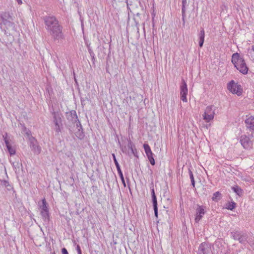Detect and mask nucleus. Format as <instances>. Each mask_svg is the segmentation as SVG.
<instances>
[{
	"mask_svg": "<svg viewBox=\"0 0 254 254\" xmlns=\"http://www.w3.org/2000/svg\"><path fill=\"white\" fill-rule=\"evenodd\" d=\"M46 29L50 33L54 41L64 39L63 27L54 16H45L43 18Z\"/></svg>",
	"mask_w": 254,
	"mask_h": 254,
	"instance_id": "1",
	"label": "nucleus"
},
{
	"mask_svg": "<svg viewBox=\"0 0 254 254\" xmlns=\"http://www.w3.org/2000/svg\"><path fill=\"white\" fill-rule=\"evenodd\" d=\"M232 63L234 64L235 67L243 74L248 73L249 67L247 65L245 61L240 54L236 53L232 56Z\"/></svg>",
	"mask_w": 254,
	"mask_h": 254,
	"instance_id": "2",
	"label": "nucleus"
},
{
	"mask_svg": "<svg viewBox=\"0 0 254 254\" xmlns=\"http://www.w3.org/2000/svg\"><path fill=\"white\" fill-rule=\"evenodd\" d=\"M2 23L6 26L7 29L11 28L13 30H16L15 24L13 22L14 19L12 14L9 12H2L0 15Z\"/></svg>",
	"mask_w": 254,
	"mask_h": 254,
	"instance_id": "3",
	"label": "nucleus"
},
{
	"mask_svg": "<svg viewBox=\"0 0 254 254\" xmlns=\"http://www.w3.org/2000/svg\"><path fill=\"white\" fill-rule=\"evenodd\" d=\"M52 114L53 117V123L55 126V130L56 132L59 133L63 128L62 117V114L59 112L53 111Z\"/></svg>",
	"mask_w": 254,
	"mask_h": 254,
	"instance_id": "4",
	"label": "nucleus"
},
{
	"mask_svg": "<svg viewBox=\"0 0 254 254\" xmlns=\"http://www.w3.org/2000/svg\"><path fill=\"white\" fill-rule=\"evenodd\" d=\"M231 237L235 240H237L242 244H246L247 243L248 238V235L242 232L237 230H234L230 233Z\"/></svg>",
	"mask_w": 254,
	"mask_h": 254,
	"instance_id": "5",
	"label": "nucleus"
},
{
	"mask_svg": "<svg viewBox=\"0 0 254 254\" xmlns=\"http://www.w3.org/2000/svg\"><path fill=\"white\" fill-rule=\"evenodd\" d=\"M227 89L233 94H236L238 96L242 95L243 88L242 86L235 83L234 80H231L227 84Z\"/></svg>",
	"mask_w": 254,
	"mask_h": 254,
	"instance_id": "6",
	"label": "nucleus"
},
{
	"mask_svg": "<svg viewBox=\"0 0 254 254\" xmlns=\"http://www.w3.org/2000/svg\"><path fill=\"white\" fill-rule=\"evenodd\" d=\"M41 215L43 220L49 222L50 220V213L48 209V204L45 198L42 199V204L40 206Z\"/></svg>",
	"mask_w": 254,
	"mask_h": 254,
	"instance_id": "7",
	"label": "nucleus"
},
{
	"mask_svg": "<svg viewBox=\"0 0 254 254\" xmlns=\"http://www.w3.org/2000/svg\"><path fill=\"white\" fill-rule=\"evenodd\" d=\"M29 138V146L34 153L39 154L41 153V147L38 145L37 140L35 137L31 136Z\"/></svg>",
	"mask_w": 254,
	"mask_h": 254,
	"instance_id": "8",
	"label": "nucleus"
},
{
	"mask_svg": "<svg viewBox=\"0 0 254 254\" xmlns=\"http://www.w3.org/2000/svg\"><path fill=\"white\" fill-rule=\"evenodd\" d=\"M181 99L184 102H187V95L188 92L187 85L184 79L182 80V84L180 87Z\"/></svg>",
	"mask_w": 254,
	"mask_h": 254,
	"instance_id": "9",
	"label": "nucleus"
},
{
	"mask_svg": "<svg viewBox=\"0 0 254 254\" xmlns=\"http://www.w3.org/2000/svg\"><path fill=\"white\" fill-rule=\"evenodd\" d=\"M211 252V245L206 242L202 243L199 246L197 254H209Z\"/></svg>",
	"mask_w": 254,
	"mask_h": 254,
	"instance_id": "10",
	"label": "nucleus"
},
{
	"mask_svg": "<svg viewBox=\"0 0 254 254\" xmlns=\"http://www.w3.org/2000/svg\"><path fill=\"white\" fill-rule=\"evenodd\" d=\"M240 142L245 149H250L253 145V141L246 135H243L241 136Z\"/></svg>",
	"mask_w": 254,
	"mask_h": 254,
	"instance_id": "11",
	"label": "nucleus"
},
{
	"mask_svg": "<svg viewBox=\"0 0 254 254\" xmlns=\"http://www.w3.org/2000/svg\"><path fill=\"white\" fill-rule=\"evenodd\" d=\"M143 147L144 149V151L145 153L148 157V159L150 163V164L152 165L155 164V160L153 157V153L151 151V148L149 145L148 144L144 143L143 144Z\"/></svg>",
	"mask_w": 254,
	"mask_h": 254,
	"instance_id": "12",
	"label": "nucleus"
},
{
	"mask_svg": "<svg viewBox=\"0 0 254 254\" xmlns=\"http://www.w3.org/2000/svg\"><path fill=\"white\" fill-rule=\"evenodd\" d=\"M66 118L72 124H75L78 121V117L75 110H71L69 112H66Z\"/></svg>",
	"mask_w": 254,
	"mask_h": 254,
	"instance_id": "13",
	"label": "nucleus"
},
{
	"mask_svg": "<svg viewBox=\"0 0 254 254\" xmlns=\"http://www.w3.org/2000/svg\"><path fill=\"white\" fill-rule=\"evenodd\" d=\"M127 141L128 143L127 145V147L130 150V152H128V155L129 156L131 155H133L135 157L138 158L137 149L135 147V144L131 141L130 139H128Z\"/></svg>",
	"mask_w": 254,
	"mask_h": 254,
	"instance_id": "14",
	"label": "nucleus"
},
{
	"mask_svg": "<svg viewBox=\"0 0 254 254\" xmlns=\"http://www.w3.org/2000/svg\"><path fill=\"white\" fill-rule=\"evenodd\" d=\"M205 213V211L204 207L202 206H198L196 209V216L194 219L195 222L198 223L202 218Z\"/></svg>",
	"mask_w": 254,
	"mask_h": 254,
	"instance_id": "15",
	"label": "nucleus"
},
{
	"mask_svg": "<svg viewBox=\"0 0 254 254\" xmlns=\"http://www.w3.org/2000/svg\"><path fill=\"white\" fill-rule=\"evenodd\" d=\"M7 133H5V135H3V140L5 143L8 152L9 153L10 155L11 156L15 154V149H14V148L12 147V146L9 143L8 139L7 138Z\"/></svg>",
	"mask_w": 254,
	"mask_h": 254,
	"instance_id": "16",
	"label": "nucleus"
},
{
	"mask_svg": "<svg viewBox=\"0 0 254 254\" xmlns=\"http://www.w3.org/2000/svg\"><path fill=\"white\" fill-rule=\"evenodd\" d=\"M247 129L250 131H254V117L251 116L245 120Z\"/></svg>",
	"mask_w": 254,
	"mask_h": 254,
	"instance_id": "17",
	"label": "nucleus"
},
{
	"mask_svg": "<svg viewBox=\"0 0 254 254\" xmlns=\"http://www.w3.org/2000/svg\"><path fill=\"white\" fill-rule=\"evenodd\" d=\"M18 126L21 128L22 131L27 135L28 138L32 136L31 131L25 126L24 124L20 123Z\"/></svg>",
	"mask_w": 254,
	"mask_h": 254,
	"instance_id": "18",
	"label": "nucleus"
},
{
	"mask_svg": "<svg viewBox=\"0 0 254 254\" xmlns=\"http://www.w3.org/2000/svg\"><path fill=\"white\" fill-rule=\"evenodd\" d=\"M205 32L203 28H202L198 34L199 37V46L200 48L203 46L204 41Z\"/></svg>",
	"mask_w": 254,
	"mask_h": 254,
	"instance_id": "19",
	"label": "nucleus"
},
{
	"mask_svg": "<svg viewBox=\"0 0 254 254\" xmlns=\"http://www.w3.org/2000/svg\"><path fill=\"white\" fill-rule=\"evenodd\" d=\"M0 185L4 186L8 191L13 190V187L7 180H0Z\"/></svg>",
	"mask_w": 254,
	"mask_h": 254,
	"instance_id": "20",
	"label": "nucleus"
},
{
	"mask_svg": "<svg viewBox=\"0 0 254 254\" xmlns=\"http://www.w3.org/2000/svg\"><path fill=\"white\" fill-rule=\"evenodd\" d=\"M76 136L79 139L81 140L84 137V133L83 131L82 127L78 128V130L75 132Z\"/></svg>",
	"mask_w": 254,
	"mask_h": 254,
	"instance_id": "21",
	"label": "nucleus"
},
{
	"mask_svg": "<svg viewBox=\"0 0 254 254\" xmlns=\"http://www.w3.org/2000/svg\"><path fill=\"white\" fill-rule=\"evenodd\" d=\"M222 198V194L219 191H216L213 193L212 200L215 202H218Z\"/></svg>",
	"mask_w": 254,
	"mask_h": 254,
	"instance_id": "22",
	"label": "nucleus"
},
{
	"mask_svg": "<svg viewBox=\"0 0 254 254\" xmlns=\"http://www.w3.org/2000/svg\"><path fill=\"white\" fill-rule=\"evenodd\" d=\"M232 190L239 196H241L243 194V190L238 186H235L232 188Z\"/></svg>",
	"mask_w": 254,
	"mask_h": 254,
	"instance_id": "23",
	"label": "nucleus"
},
{
	"mask_svg": "<svg viewBox=\"0 0 254 254\" xmlns=\"http://www.w3.org/2000/svg\"><path fill=\"white\" fill-rule=\"evenodd\" d=\"M241 180L247 183L248 185L251 184L254 182V180L250 176H241Z\"/></svg>",
	"mask_w": 254,
	"mask_h": 254,
	"instance_id": "24",
	"label": "nucleus"
},
{
	"mask_svg": "<svg viewBox=\"0 0 254 254\" xmlns=\"http://www.w3.org/2000/svg\"><path fill=\"white\" fill-rule=\"evenodd\" d=\"M214 107L213 106H207L205 110L204 114L213 115V116H214L215 112L214 110L213 109Z\"/></svg>",
	"mask_w": 254,
	"mask_h": 254,
	"instance_id": "25",
	"label": "nucleus"
},
{
	"mask_svg": "<svg viewBox=\"0 0 254 254\" xmlns=\"http://www.w3.org/2000/svg\"><path fill=\"white\" fill-rule=\"evenodd\" d=\"M112 155H113V159H114L115 164L116 165V166L117 167V169L119 175H123L121 169L120 168V165H119V163H118V161H117V159L116 158V156H115V154H113Z\"/></svg>",
	"mask_w": 254,
	"mask_h": 254,
	"instance_id": "26",
	"label": "nucleus"
},
{
	"mask_svg": "<svg viewBox=\"0 0 254 254\" xmlns=\"http://www.w3.org/2000/svg\"><path fill=\"white\" fill-rule=\"evenodd\" d=\"M236 203L234 202V201L229 202L226 203V208L232 210L236 207Z\"/></svg>",
	"mask_w": 254,
	"mask_h": 254,
	"instance_id": "27",
	"label": "nucleus"
},
{
	"mask_svg": "<svg viewBox=\"0 0 254 254\" xmlns=\"http://www.w3.org/2000/svg\"><path fill=\"white\" fill-rule=\"evenodd\" d=\"M214 116L213 115H209V114H204L203 115V119L206 122H209L211 120H213L214 118Z\"/></svg>",
	"mask_w": 254,
	"mask_h": 254,
	"instance_id": "28",
	"label": "nucleus"
},
{
	"mask_svg": "<svg viewBox=\"0 0 254 254\" xmlns=\"http://www.w3.org/2000/svg\"><path fill=\"white\" fill-rule=\"evenodd\" d=\"M187 6H188L187 0H182V13H183V15L186 13Z\"/></svg>",
	"mask_w": 254,
	"mask_h": 254,
	"instance_id": "29",
	"label": "nucleus"
},
{
	"mask_svg": "<svg viewBox=\"0 0 254 254\" xmlns=\"http://www.w3.org/2000/svg\"><path fill=\"white\" fill-rule=\"evenodd\" d=\"M249 56L250 59L254 62V50L253 48L249 52Z\"/></svg>",
	"mask_w": 254,
	"mask_h": 254,
	"instance_id": "30",
	"label": "nucleus"
},
{
	"mask_svg": "<svg viewBox=\"0 0 254 254\" xmlns=\"http://www.w3.org/2000/svg\"><path fill=\"white\" fill-rule=\"evenodd\" d=\"M153 207V208H158L157 207V200L156 197H154L152 198Z\"/></svg>",
	"mask_w": 254,
	"mask_h": 254,
	"instance_id": "31",
	"label": "nucleus"
},
{
	"mask_svg": "<svg viewBox=\"0 0 254 254\" xmlns=\"http://www.w3.org/2000/svg\"><path fill=\"white\" fill-rule=\"evenodd\" d=\"M190 176V180H191V185L193 186V188H194V187H195V181H194V179L193 176Z\"/></svg>",
	"mask_w": 254,
	"mask_h": 254,
	"instance_id": "32",
	"label": "nucleus"
},
{
	"mask_svg": "<svg viewBox=\"0 0 254 254\" xmlns=\"http://www.w3.org/2000/svg\"><path fill=\"white\" fill-rule=\"evenodd\" d=\"M125 187H126L124 176H119Z\"/></svg>",
	"mask_w": 254,
	"mask_h": 254,
	"instance_id": "33",
	"label": "nucleus"
},
{
	"mask_svg": "<svg viewBox=\"0 0 254 254\" xmlns=\"http://www.w3.org/2000/svg\"><path fill=\"white\" fill-rule=\"evenodd\" d=\"M76 251L77 252L78 254H82L80 247L78 245H77V246H76Z\"/></svg>",
	"mask_w": 254,
	"mask_h": 254,
	"instance_id": "34",
	"label": "nucleus"
},
{
	"mask_svg": "<svg viewBox=\"0 0 254 254\" xmlns=\"http://www.w3.org/2000/svg\"><path fill=\"white\" fill-rule=\"evenodd\" d=\"M154 209V215H155V217L156 218H158V208H153Z\"/></svg>",
	"mask_w": 254,
	"mask_h": 254,
	"instance_id": "35",
	"label": "nucleus"
},
{
	"mask_svg": "<svg viewBox=\"0 0 254 254\" xmlns=\"http://www.w3.org/2000/svg\"><path fill=\"white\" fill-rule=\"evenodd\" d=\"M151 193L152 198L154 197H156L155 193V191H154V188H152L151 189Z\"/></svg>",
	"mask_w": 254,
	"mask_h": 254,
	"instance_id": "36",
	"label": "nucleus"
},
{
	"mask_svg": "<svg viewBox=\"0 0 254 254\" xmlns=\"http://www.w3.org/2000/svg\"><path fill=\"white\" fill-rule=\"evenodd\" d=\"M62 254H68L67 250L65 248H64L62 249Z\"/></svg>",
	"mask_w": 254,
	"mask_h": 254,
	"instance_id": "37",
	"label": "nucleus"
},
{
	"mask_svg": "<svg viewBox=\"0 0 254 254\" xmlns=\"http://www.w3.org/2000/svg\"><path fill=\"white\" fill-rule=\"evenodd\" d=\"M76 127H77V128H78V127H79V128H80V127H82V126H81V124H80V121H79V120H78V121H77V122H76Z\"/></svg>",
	"mask_w": 254,
	"mask_h": 254,
	"instance_id": "38",
	"label": "nucleus"
},
{
	"mask_svg": "<svg viewBox=\"0 0 254 254\" xmlns=\"http://www.w3.org/2000/svg\"><path fill=\"white\" fill-rule=\"evenodd\" d=\"M126 176V179L127 180V182L128 187L129 188V189H130L129 179L128 177H127V176Z\"/></svg>",
	"mask_w": 254,
	"mask_h": 254,
	"instance_id": "39",
	"label": "nucleus"
},
{
	"mask_svg": "<svg viewBox=\"0 0 254 254\" xmlns=\"http://www.w3.org/2000/svg\"><path fill=\"white\" fill-rule=\"evenodd\" d=\"M70 179H71V181L70 182V183L73 184L74 182V179L73 178V176H70Z\"/></svg>",
	"mask_w": 254,
	"mask_h": 254,
	"instance_id": "40",
	"label": "nucleus"
},
{
	"mask_svg": "<svg viewBox=\"0 0 254 254\" xmlns=\"http://www.w3.org/2000/svg\"><path fill=\"white\" fill-rule=\"evenodd\" d=\"M186 17V13H185V14L183 15V14L182 13V20L184 22V23H185V18Z\"/></svg>",
	"mask_w": 254,
	"mask_h": 254,
	"instance_id": "41",
	"label": "nucleus"
},
{
	"mask_svg": "<svg viewBox=\"0 0 254 254\" xmlns=\"http://www.w3.org/2000/svg\"><path fill=\"white\" fill-rule=\"evenodd\" d=\"M88 51L89 54H91L93 52L92 50L91 49V48H89Z\"/></svg>",
	"mask_w": 254,
	"mask_h": 254,
	"instance_id": "42",
	"label": "nucleus"
},
{
	"mask_svg": "<svg viewBox=\"0 0 254 254\" xmlns=\"http://www.w3.org/2000/svg\"><path fill=\"white\" fill-rule=\"evenodd\" d=\"M91 60H92L93 63H94V62H95V56L94 57H91Z\"/></svg>",
	"mask_w": 254,
	"mask_h": 254,
	"instance_id": "43",
	"label": "nucleus"
},
{
	"mask_svg": "<svg viewBox=\"0 0 254 254\" xmlns=\"http://www.w3.org/2000/svg\"><path fill=\"white\" fill-rule=\"evenodd\" d=\"M91 60H92L93 63H94V62H95V56L94 57H91Z\"/></svg>",
	"mask_w": 254,
	"mask_h": 254,
	"instance_id": "44",
	"label": "nucleus"
},
{
	"mask_svg": "<svg viewBox=\"0 0 254 254\" xmlns=\"http://www.w3.org/2000/svg\"><path fill=\"white\" fill-rule=\"evenodd\" d=\"M16 1H17V2H18V3L19 4H21V3H22V1H21V0H16Z\"/></svg>",
	"mask_w": 254,
	"mask_h": 254,
	"instance_id": "45",
	"label": "nucleus"
},
{
	"mask_svg": "<svg viewBox=\"0 0 254 254\" xmlns=\"http://www.w3.org/2000/svg\"><path fill=\"white\" fill-rule=\"evenodd\" d=\"M90 55L91 57H94L95 56V54H94V52L90 54Z\"/></svg>",
	"mask_w": 254,
	"mask_h": 254,
	"instance_id": "46",
	"label": "nucleus"
},
{
	"mask_svg": "<svg viewBox=\"0 0 254 254\" xmlns=\"http://www.w3.org/2000/svg\"><path fill=\"white\" fill-rule=\"evenodd\" d=\"M87 47L88 49L89 48H90V45L87 44Z\"/></svg>",
	"mask_w": 254,
	"mask_h": 254,
	"instance_id": "47",
	"label": "nucleus"
},
{
	"mask_svg": "<svg viewBox=\"0 0 254 254\" xmlns=\"http://www.w3.org/2000/svg\"><path fill=\"white\" fill-rule=\"evenodd\" d=\"M190 175H192V174L190 171Z\"/></svg>",
	"mask_w": 254,
	"mask_h": 254,
	"instance_id": "48",
	"label": "nucleus"
},
{
	"mask_svg": "<svg viewBox=\"0 0 254 254\" xmlns=\"http://www.w3.org/2000/svg\"><path fill=\"white\" fill-rule=\"evenodd\" d=\"M122 151H123V152H124V150H123V148H122Z\"/></svg>",
	"mask_w": 254,
	"mask_h": 254,
	"instance_id": "49",
	"label": "nucleus"
},
{
	"mask_svg": "<svg viewBox=\"0 0 254 254\" xmlns=\"http://www.w3.org/2000/svg\"><path fill=\"white\" fill-rule=\"evenodd\" d=\"M253 49L254 50V45L253 46Z\"/></svg>",
	"mask_w": 254,
	"mask_h": 254,
	"instance_id": "50",
	"label": "nucleus"
},
{
	"mask_svg": "<svg viewBox=\"0 0 254 254\" xmlns=\"http://www.w3.org/2000/svg\"><path fill=\"white\" fill-rule=\"evenodd\" d=\"M52 254H56V253L54 252L53 253H52Z\"/></svg>",
	"mask_w": 254,
	"mask_h": 254,
	"instance_id": "51",
	"label": "nucleus"
}]
</instances>
